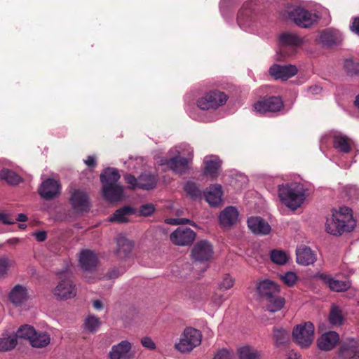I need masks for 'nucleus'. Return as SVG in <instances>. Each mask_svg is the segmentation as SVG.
Here are the masks:
<instances>
[{"label": "nucleus", "instance_id": "33", "mask_svg": "<svg viewBox=\"0 0 359 359\" xmlns=\"http://www.w3.org/2000/svg\"><path fill=\"white\" fill-rule=\"evenodd\" d=\"M50 343V336L45 331L35 330L34 336L32 338L29 344L34 348H44Z\"/></svg>", "mask_w": 359, "mask_h": 359}, {"label": "nucleus", "instance_id": "12", "mask_svg": "<svg viewBox=\"0 0 359 359\" xmlns=\"http://www.w3.org/2000/svg\"><path fill=\"white\" fill-rule=\"evenodd\" d=\"M29 299V292L24 285H14L8 293V301L15 307L25 304Z\"/></svg>", "mask_w": 359, "mask_h": 359}, {"label": "nucleus", "instance_id": "25", "mask_svg": "<svg viewBox=\"0 0 359 359\" xmlns=\"http://www.w3.org/2000/svg\"><path fill=\"white\" fill-rule=\"evenodd\" d=\"M319 278L329 287L331 290L334 292H344L351 287V283L348 280H339L325 273L320 274Z\"/></svg>", "mask_w": 359, "mask_h": 359}, {"label": "nucleus", "instance_id": "17", "mask_svg": "<svg viewBox=\"0 0 359 359\" xmlns=\"http://www.w3.org/2000/svg\"><path fill=\"white\" fill-rule=\"evenodd\" d=\"M279 41L281 45L280 51H285L287 48L290 50V52L285 53L284 56H289L293 54L294 50L302 43V39L297 35L292 33L280 34Z\"/></svg>", "mask_w": 359, "mask_h": 359}, {"label": "nucleus", "instance_id": "1", "mask_svg": "<svg viewBox=\"0 0 359 359\" xmlns=\"http://www.w3.org/2000/svg\"><path fill=\"white\" fill-rule=\"evenodd\" d=\"M193 149L189 144L182 143L169 150V158H159L156 162L160 165H165L176 173L182 174L188 169V165L193 158Z\"/></svg>", "mask_w": 359, "mask_h": 359}, {"label": "nucleus", "instance_id": "11", "mask_svg": "<svg viewBox=\"0 0 359 359\" xmlns=\"http://www.w3.org/2000/svg\"><path fill=\"white\" fill-rule=\"evenodd\" d=\"M77 290L69 278L62 279L53 290V295L60 300H67L76 297Z\"/></svg>", "mask_w": 359, "mask_h": 359}, {"label": "nucleus", "instance_id": "10", "mask_svg": "<svg viewBox=\"0 0 359 359\" xmlns=\"http://www.w3.org/2000/svg\"><path fill=\"white\" fill-rule=\"evenodd\" d=\"M126 182L128 184L131 189H141L149 190L154 189L157 182V178L155 175L150 173L142 174L138 180L133 175L127 174L124 176Z\"/></svg>", "mask_w": 359, "mask_h": 359}, {"label": "nucleus", "instance_id": "8", "mask_svg": "<svg viewBox=\"0 0 359 359\" xmlns=\"http://www.w3.org/2000/svg\"><path fill=\"white\" fill-rule=\"evenodd\" d=\"M227 100L225 93L215 90L210 91L197 101V107L201 110L216 109L224 105Z\"/></svg>", "mask_w": 359, "mask_h": 359}, {"label": "nucleus", "instance_id": "60", "mask_svg": "<svg viewBox=\"0 0 359 359\" xmlns=\"http://www.w3.org/2000/svg\"><path fill=\"white\" fill-rule=\"evenodd\" d=\"M85 164L88 167H95L96 165L95 158L93 156H89L84 160Z\"/></svg>", "mask_w": 359, "mask_h": 359}, {"label": "nucleus", "instance_id": "48", "mask_svg": "<svg viewBox=\"0 0 359 359\" xmlns=\"http://www.w3.org/2000/svg\"><path fill=\"white\" fill-rule=\"evenodd\" d=\"M235 280L229 274H225L219 283V289L227 290L231 288L234 285Z\"/></svg>", "mask_w": 359, "mask_h": 359}, {"label": "nucleus", "instance_id": "61", "mask_svg": "<svg viewBox=\"0 0 359 359\" xmlns=\"http://www.w3.org/2000/svg\"><path fill=\"white\" fill-rule=\"evenodd\" d=\"M124 270L119 271L118 269H113L109 272L108 276L109 278H116L120 276V274L123 273Z\"/></svg>", "mask_w": 359, "mask_h": 359}, {"label": "nucleus", "instance_id": "40", "mask_svg": "<svg viewBox=\"0 0 359 359\" xmlns=\"http://www.w3.org/2000/svg\"><path fill=\"white\" fill-rule=\"evenodd\" d=\"M0 179L5 180L10 184H18L21 181V177L19 175L6 169H3L0 171Z\"/></svg>", "mask_w": 359, "mask_h": 359}, {"label": "nucleus", "instance_id": "51", "mask_svg": "<svg viewBox=\"0 0 359 359\" xmlns=\"http://www.w3.org/2000/svg\"><path fill=\"white\" fill-rule=\"evenodd\" d=\"M155 211V206L152 203H147L140 206V215L143 217L150 216Z\"/></svg>", "mask_w": 359, "mask_h": 359}, {"label": "nucleus", "instance_id": "19", "mask_svg": "<svg viewBox=\"0 0 359 359\" xmlns=\"http://www.w3.org/2000/svg\"><path fill=\"white\" fill-rule=\"evenodd\" d=\"M247 223L250 230L255 235H268L271 231L269 223L258 216L250 217L248 218Z\"/></svg>", "mask_w": 359, "mask_h": 359}, {"label": "nucleus", "instance_id": "26", "mask_svg": "<svg viewBox=\"0 0 359 359\" xmlns=\"http://www.w3.org/2000/svg\"><path fill=\"white\" fill-rule=\"evenodd\" d=\"M257 291L260 296L267 299L278 294L280 289L275 282L270 280H264L257 283Z\"/></svg>", "mask_w": 359, "mask_h": 359}, {"label": "nucleus", "instance_id": "30", "mask_svg": "<svg viewBox=\"0 0 359 359\" xmlns=\"http://www.w3.org/2000/svg\"><path fill=\"white\" fill-rule=\"evenodd\" d=\"M297 262L299 264L307 266L313 264L316 260V254L311 248L302 245L296 251Z\"/></svg>", "mask_w": 359, "mask_h": 359}, {"label": "nucleus", "instance_id": "24", "mask_svg": "<svg viewBox=\"0 0 359 359\" xmlns=\"http://www.w3.org/2000/svg\"><path fill=\"white\" fill-rule=\"evenodd\" d=\"M79 264L85 271H92L97 265V257L90 250H83L79 257Z\"/></svg>", "mask_w": 359, "mask_h": 359}, {"label": "nucleus", "instance_id": "22", "mask_svg": "<svg viewBox=\"0 0 359 359\" xmlns=\"http://www.w3.org/2000/svg\"><path fill=\"white\" fill-rule=\"evenodd\" d=\"M255 22V15L249 8L248 4L244 5L238 15V24L245 31H252L251 26Z\"/></svg>", "mask_w": 359, "mask_h": 359}, {"label": "nucleus", "instance_id": "52", "mask_svg": "<svg viewBox=\"0 0 359 359\" xmlns=\"http://www.w3.org/2000/svg\"><path fill=\"white\" fill-rule=\"evenodd\" d=\"M141 344L149 350H154L156 348L155 342L149 337H144L141 339Z\"/></svg>", "mask_w": 359, "mask_h": 359}, {"label": "nucleus", "instance_id": "21", "mask_svg": "<svg viewBox=\"0 0 359 359\" xmlns=\"http://www.w3.org/2000/svg\"><path fill=\"white\" fill-rule=\"evenodd\" d=\"M339 341V335L334 331L323 334L317 340L319 349L325 351L333 349Z\"/></svg>", "mask_w": 359, "mask_h": 359}, {"label": "nucleus", "instance_id": "27", "mask_svg": "<svg viewBox=\"0 0 359 359\" xmlns=\"http://www.w3.org/2000/svg\"><path fill=\"white\" fill-rule=\"evenodd\" d=\"M330 137L332 140L333 147L337 151L347 154L351 151L353 141L341 133L333 134Z\"/></svg>", "mask_w": 359, "mask_h": 359}, {"label": "nucleus", "instance_id": "45", "mask_svg": "<svg viewBox=\"0 0 359 359\" xmlns=\"http://www.w3.org/2000/svg\"><path fill=\"white\" fill-rule=\"evenodd\" d=\"M282 282L287 287H293L297 281V276L294 272L287 271L278 275Z\"/></svg>", "mask_w": 359, "mask_h": 359}, {"label": "nucleus", "instance_id": "14", "mask_svg": "<svg viewBox=\"0 0 359 359\" xmlns=\"http://www.w3.org/2000/svg\"><path fill=\"white\" fill-rule=\"evenodd\" d=\"M196 234L189 228H178L173 231L170 238L172 243L176 245H189L194 241Z\"/></svg>", "mask_w": 359, "mask_h": 359}, {"label": "nucleus", "instance_id": "32", "mask_svg": "<svg viewBox=\"0 0 359 359\" xmlns=\"http://www.w3.org/2000/svg\"><path fill=\"white\" fill-rule=\"evenodd\" d=\"M117 248L115 254L121 257H126L132 251L133 243L123 235H119L116 238Z\"/></svg>", "mask_w": 359, "mask_h": 359}, {"label": "nucleus", "instance_id": "41", "mask_svg": "<svg viewBox=\"0 0 359 359\" xmlns=\"http://www.w3.org/2000/svg\"><path fill=\"white\" fill-rule=\"evenodd\" d=\"M268 104V111L269 112H276L280 111L283 107V102L280 97H270L265 98Z\"/></svg>", "mask_w": 359, "mask_h": 359}, {"label": "nucleus", "instance_id": "53", "mask_svg": "<svg viewBox=\"0 0 359 359\" xmlns=\"http://www.w3.org/2000/svg\"><path fill=\"white\" fill-rule=\"evenodd\" d=\"M346 192L348 196L352 199L359 198V189L355 185H350L346 187Z\"/></svg>", "mask_w": 359, "mask_h": 359}, {"label": "nucleus", "instance_id": "55", "mask_svg": "<svg viewBox=\"0 0 359 359\" xmlns=\"http://www.w3.org/2000/svg\"><path fill=\"white\" fill-rule=\"evenodd\" d=\"M350 29L353 33L359 36V17H355L352 19Z\"/></svg>", "mask_w": 359, "mask_h": 359}, {"label": "nucleus", "instance_id": "13", "mask_svg": "<svg viewBox=\"0 0 359 359\" xmlns=\"http://www.w3.org/2000/svg\"><path fill=\"white\" fill-rule=\"evenodd\" d=\"M133 355L132 344L128 340L112 346L108 355L109 359H132Z\"/></svg>", "mask_w": 359, "mask_h": 359}, {"label": "nucleus", "instance_id": "50", "mask_svg": "<svg viewBox=\"0 0 359 359\" xmlns=\"http://www.w3.org/2000/svg\"><path fill=\"white\" fill-rule=\"evenodd\" d=\"M268 104L265 100V98L256 102L252 107L253 111L259 114H265L269 113Z\"/></svg>", "mask_w": 359, "mask_h": 359}, {"label": "nucleus", "instance_id": "62", "mask_svg": "<svg viewBox=\"0 0 359 359\" xmlns=\"http://www.w3.org/2000/svg\"><path fill=\"white\" fill-rule=\"evenodd\" d=\"M322 90V88L318 86H313L309 88L308 93L311 95L319 94Z\"/></svg>", "mask_w": 359, "mask_h": 359}, {"label": "nucleus", "instance_id": "47", "mask_svg": "<svg viewBox=\"0 0 359 359\" xmlns=\"http://www.w3.org/2000/svg\"><path fill=\"white\" fill-rule=\"evenodd\" d=\"M289 333L286 330L277 329L273 332V337L278 345L285 343L289 339Z\"/></svg>", "mask_w": 359, "mask_h": 359}, {"label": "nucleus", "instance_id": "15", "mask_svg": "<svg viewBox=\"0 0 359 359\" xmlns=\"http://www.w3.org/2000/svg\"><path fill=\"white\" fill-rule=\"evenodd\" d=\"M342 40V34L339 30L332 28L322 31L318 38V42L327 47L338 45Z\"/></svg>", "mask_w": 359, "mask_h": 359}, {"label": "nucleus", "instance_id": "34", "mask_svg": "<svg viewBox=\"0 0 359 359\" xmlns=\"http://www.w3.org/2000/svg\"><path fill=\"white\" fill-rule=\"evenodd\" d=\"M18 344L15 334H3L0 337V352H8L13 350Z\"/></svg>", "mask_w": 359, "mask_h": 359}, {"label": "nucleus", "instance_id": "46", "mask_svg": "<svg viewBox=\"0 0 359 359\" xmlns=\"http://www.w3.org/2000/svg\"><path fill=\"white\" fill-rule=\"evenodd\" d=\"M184 189L192 198L196 199L201 196V191L194 182H187L184 184Z\"/></svg>", "mask_w": 359, "mask_h": 359}, {"label": "nucleus", "instance_id": "39", "mask_svg": "<svg viewBox=\"0 0 359 359\" xmlns=\"http://www.w3.org/2000/svg\"><path fill=\"white\" fill-rule=\"evenodd\" d=\"M35 330L34 327L29 325H23L18 328L15 335L16 338L24 339L30 342L32 338L34 336Z\"/></svg>", "mask_w": 359, "mask_h": 359}, {"label": "nucleus", "instance_id": "56", "mask_svg": "<svg viewBox=\"0 0 359 359\" xmlns=\"http://www.w3.org/2000/svg\"><path fill=\"white\" fill-rule=\"evenodd\" d=\"M0 222L4 224H13L15 223L11 215L5 212H0Z\"/></svg>", "mask_w": 359, "mask_h": 359}, {"label": "nucleus", "instance_id": "35", "mask_svg": "<svg viewBox=\"0 0 359 359\" xmlns=\"http://www.w3.org/2000/svg\"><path fill=\"white\" fill-rule=\"evenodd\" d=\"M285 303V301L284 298L276 294L266 299V309L271 313H275L281 310Z\"/></svg>", "mask_w": 359, "mask_h": 359}, {"label": "nucleus", "instance_id": "36", "mask_svg": "<svg viewBox=\"0 0 359 359\" xmlns=\"http://www.w3.org/2000/svg\"><path fill=\"white\" fill-rule=\"evenodd\" d=\"M135 212L134 210L128 206L117 210L114 214L109 218V222H127L128 216Z\"/></svg>", "mask_w": 359, "mask_h": 359}, {"label": "nucleus", "instance_id": "43", "mask_svg": "<svg viewBox=\"0 0 359 359\" xmlns=\"http://www.w3.org/2000/svg\"><path fill=\"white\" fill-rule=\"evenodd\" d=\"M100 325V319L95 316H88L84 322V329L88 332H95Z\"/></svg>", "mask_w": 359, "mask_h": 359}, {"label": "nucleus", "instance_id": "44", "mask_svg": "<svg viewBox=\"0 0 359 359\" xmlns=\"http://www.w3.org/2000/svg\"><path fill=\"white\" fill-rule=\"evenodd\" d=\"M329 322L333 325H341L343 322V317L341 311L337 306H332L329 316Z\"/></svg>", "mask_w": 359, "mask_h": 359}, {"label": "nucleus", "instance_id": "20", "mask_svg": "<svg viewBox=\"0 0 359 359\" xmlns=\"http://www.w3.org/2000/svg\"><path fill=\"white\" fill-rule=\"evenodd\" d=\"M70 203L76 212L86 211L89 208L88 196L83 190H74L70 196Z\"/></svg>", "mask_w": 359, "mask_h": 359}, {"label": "nucleus", "instance_id": "49", "mask_svg": "<svg viewBox=\"0 0 359 359\" xmlns=\"http://www.w3.org/2000/svg\"><path fill=\"white\" fill-rule=\"evenodd\" d=\"M11 261L7 257H0V278L5 277L11 266Z\"/></svg>", "mask_w": 359, "mask_h": 359}, {"label": "nucleus", "instance_id": "37", "mask_svg": "<svg viewBox=\"0 0 359 359\" xmlns=\"http://www.w3.org/2000/svg\"><path fill=\"white\" fill-rule=\"evenodd\" d=\"M239 359H261V353L250 346L240 347L238 350Z\"/></svg>", "mask_w": 359, "mask_h": 359}, {"label": "nucleus", "instance_id": "18", "mask_svg": "<svg viewBox=\"0 0 359 359\" xmlns=\"http://www.w3.org/2000/svg\"><path fill=\"white\" fill-rule=\"evenodd\" d=\"M270 74L276 79L286 81L297 73V68L294 65H273L269 69Z\"/></svg>", "mask_w": 359, "mask_h": 359}, {"label": "nucleus", "instance_id": "54", "mask_svg": "<svg viewBox=\"0 0 359 359\" xmlns=\"http://www.w3.org/2000/svg\"><path fill=\"white\" fill-rule=\"evenodd\" d=\"M213 359H232V355L228 350L222 349L215 355Z\"/></svg>", "mask_w": 359, "mask_h": 359}, {"label": "nucleus", "instance_id": "23", "mask_svg": "<svg viewBox=\"0 0 359 359\" xmlns=\"http://www.w3.org/2000/svg\"><path fill=\"white\" fill-rule=\"evenodd\" d=\"M238 220V211L233 206L224 208L219 215L220 225L224 228H229L237 223Z\"/></svg>", "mask_w": 359, "mask_h": 359}, {"label": "nucleus", "instance_id": "58", "mask_svg": "<svg viewBox=\"0 0 359 359\" xmlns=\"http://www.w3.org/2000/svg\"><path fill=\"white\" fill-rule=\"evenodd\" d=\"M167 223L172 225L186 224L190 223V220L185 218L168 219Z\"/></svg>", "mask_w": 359, "mask_h": 359}, {"label": "nucleus", "instance_id": "9", "mask_svg": "<svg viewBox=\"0 0 359 359\" xmlns=\"http://www.w3.org/2000/svg\"><path fill=\"white\" fill-rule=\"evenodd\" d=\"M214 255L212 245L206 240L198 241L192 248L191 258L195 262L207 263Z\"/></svg>", "mask_w": 359, "mask_h": 359}, {"label": "nucleus", "instance_id": "7", "mask_svg": "<svg viewBox=\"0 0 359 359\" xmlns=\"http://www.w3.org/2000/svg\"><path fill=\"white\" fill-rule=\"evenodd\" d=\"M295 342L302 348L309 347L314 339V325L306 322L297 325L292 332Z\"/></svg>", "mask_w": 359, "mask_h": 359}, {"label": "nucleus", "instance_id": "29", "mask_svg": "<svg viewBox=\"0 0 359 359\" xmlns=\"http://www.w3.org/2000/svg\"><path fill=\"white\" fill-rule=\"evenodd\" d=\"M339 357L341 359L346 358L359 359V349H358L356 341L351 339L344 343L339 350Z\"/></svg>", "mask_w": 359, "mask_h": 359}, {"label": "nucleus", "instance_id": "64", "mask_svg": "<svg viewBox=\"0 0 359 359\" xmlns=\"http://www.w3.org/2000/svg\"><path fill=\"white\" fill-rule=\"evenodd\" d=\"M93 306L95 309L96 310H101L103 308L102 303L101 301L96 299L93 302Z\"/></svg>", "mask_w": 359, "mask_h": 359}, {"label": "nucleus", "instance_id": "63", "mask_svg": "<svg viewBox=\"0 0 359 359\" xmlns=\"http://www.w3.org/2000/svg\"><path fill=\"white\" fill-rule=\"evenodd\" d=\"M286 359H301V356L297 353L292 351L287 353Z\"/></svg>", "mask_w": 359, "mask_h": 359}, {"label": "nucleus", "instance_id": "5", "mask_svg": "<svg viewBox=\"0 0 359 359\" xmlns=\"http://www.w3.org/2000/svg\"><path fill=\"white\" fill-rule=\"evenodd\" d=\"M282 17L292 21L297 26L307 28L316 22L319 18L316 13L310 12L300 6H290L282 13Z\"/></svg>", "mask_w": 359, "mask_h": 359}, {"label": "nucleus", "instance_id": "6", "mask_svg": "<svg viewBox=\"0 0 359 359\" xmlns=\"http://www.w3.org/2000/svg\"><path fill=\"white\" fill-rule=\"evenodd\" d=\"M202 335L201 332L194 327L184 329L179 341L175 343V348L181 353H188L201 343Z\"/></svg>", "mask_w": 359, "mask_h": 359}, {"label": "nucleus", "instance_id": "57", "mask_svg": "<svg viewBox=\"0 0 359 359\" xmlns=\"http://www.w3.org/2000/svg\"><path fill=\"white\" fill-rule=\"evenodd\" d=\"M225 298L223 294H215L212 297V303L214 304L215 306H221L223 302H224Z\"/></svg>", "mask_w": 359, "mask_h": 359}, {"label": "nucleus", "instance_id": "38", "mask_svg": "<svg viewBox=\"0 0 359 359\" xmlns=\"http://www.w3.org/2000/svg\"><path fill=\"white\" fill-rule=\"evenodd\" d=\"M290 258L287 252L280 250H273L270 252V259L271 262L277 265L285 264Z\"/></svg>", "mask_w": 359, "mask_h": 359}, {"label": "nucleus", "instance_id": "42", "mask_svg": "<svg viewBox=\"0 0 359 359\" xmlns=\"http://www.w3.org/2000/svg\"><path fill=\"white\" fill-rule=\"evenodd\" d=\"M344 68L346 73L350 76L359 75V62L347 59L344 62Z\"/></svg>", "mask_w": 359, "mask_h": 359}, {"label": "nucleus", "instance_id": "4", "mask_svg": "<svg viewBox=\"0 0 359 359\" xmlns=\"http://www.w3.org/2000/svg\"><path fill=\"white\" fill-rule=\"evenodd\" d=\"M121 175L118 171L113 168L105 169L100 175L102 184V195L109 202L121 201L124 197V187L118 184Z\"/></svg>", "mask_w": 359, "mask_h": 359}, {"label": "nucleus", "instance_id": "59", "mask_svg": "<svg viewBox=\"0 0 359 359\" xmlns=\"http://www.w3.org/2000/svg\"><path fill=\"white\" fill-rule=\"evenodd\" d=\"M33 236L35 237L37 241L43 242L46 238V232L44 231H36L33 233Z\"/></svg>", "mask_w": 359, "mask_h": 359}, {"label": "nucleus", "instance_id": "16", "mask_svg": "<svg viewBox=\"0 0 359 359\" xmlns=\"http://www.w3.org/2000/svg\"><path fill=\"white\" fill-rule=\"evenodd\" d=\"M61 184L59 181L48 178L44 180L39 189V194L45 199L53 198L60 194Z\"/></svg>", "mask_w": 359, "mask_h": 359}, {"label": "nucleus", "instance_id": "2", "mask_svg": "<svg viewBox=\"0 0 359 359\" xmlns=\"http://www.w3.org/2000/svg\"><path fill=\"white\" fill-rule=\"evenodd\" d=\"M306 189L300 180L287 182L278 187L280 201L292 210L299 208L306 200Z\"/></svg>", "mask_w": 359, "mask_h": 359}, {"label": "nucleus", "instance_id": "31", "mask_svg": "<svg viewBox=\"0 0 359 359\" xmlns=\"http://www.w3.org/2000/svg\"><path fill=\"white\" fill-rule=\"evenodd\" d=\"M205 174L212 178L218 175L221 166V161L217 156H208L204 158Z\"/></svg>", "mask_w": 359, "mask_h": 359}, {"label": "nucleus", "instance_id": "28", "mask_svg": "<svg viewBox=\"0 0 359 359\" xmlns=\"http://www.w3.org/2000/svg\"><path fill=\"white\" fill-rule=\"evenodd\" d=\"M222 194L221 185L216 184L211 185L207 189L204 194V197L210 205L216 207L221 204Z\"/></svg>", "mask_w": 359, "mask_h": 359}, {"label": "nucleus", "instance_id": "3", "mask_svg": "<svg viewBox=\"0 0 359 359\" xmlns=\"http://www.w3.org/2000/svg\"><path fill=\"white\" fill-rule=\"evenodd\" d=\"M355 226L351 210L343 206L332 210L331 215L326 219L325 231L330 234L338 236L352 231Z\"/></svg>", "mask_w": 359, "mask_h": 359}]
</instances>
